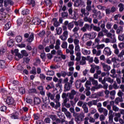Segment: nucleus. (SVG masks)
<instances>
[{
  "label": "nucleus",
  "instance_id": "1",
  "mask_svg": "<svg viewBox=\"0 0 124 124\" xmlns=\"http://www.w3.org/2000/svg\"><path fill=\"white\" fill-rule=\"evenodd\" d=\"M117 40L114 34H112V36L111 37V40L108 38H103L102 39V42H105V43H116Z\"/></svg>",
  "mask_w": 124,
  "mask_h": 124
},
{
  "label": "nucleus",
  "instance_id": "2",
  "mask_svg": "<svg viewBox=\"0 0 124 124\" xmlns=\"http://www.w3.org/2000/svg\"><path fill=\"white\" fill-rule=\"evenodd\" d=\"M96 35L97 34L95 32H91L89 34H85L83 35L82 39H84V38H85L86 40H87L88 38H90V39H94V38H95Z\"/></svg>",
  "mask_w": 124,
  "mask_h": 124
},
{
  "label": "nucleus",
  "instance_id": "3",
  "mask_svg": "<svg viewBox=\"0 0 124 124\" xmlns=\"http://www.w3.org/2000/svg\"><path fill=\"white\" fill-rule=\"evenodd\" d=\"M25 38H28L27 41L28 42H32L33 41V39H34V33H31L29 34L28 33H26L24 34Z\"/></svg>",
  "mask_w": 124,
  "mask_h": 124
},
{
  "label": "nucleus",
  "instance_id": "4",
  "mask_svg": "<svg viewBox=\"0 0 124 124\" xmlns=\"http://www.w3.org/2000/svg\"><path fill=\"white\" fill-rule=\"evenodd\" d=\"M86 10H85V9H82L81 10V12L82 14V15H84V16H88L89 15V11H91L92 10V6H86Z\"/></svg>",
  "mask_w": 124,
  "mask_h": 124
},
{
  "label": "nucleus",
  "instance_id": "5",
  "mask_svg": "<svg viewBox=\"0 0 124 124\" xmlns=\"http://www.w3.org/2000/svg\"><path fill=\"white\" fill-rule=\"evenodd\" d=\"M68 37V31H64L62 35L59 36V38L62 41H65Z\"/></svg>",
  "mask_w": 124,
  "mask_h": 124
},
{
  "label": "nucleus",
  "instance_id": "6",
  "mask_svg": "<svg viewBox=\"0 0 124 124\" xmlns=\"http://www.w3.org/2000/svg\"><path fill=\"white\" fill-rule=\"evenodd\" d=\"M58 83L56 84V90L58 91V90H59L60 93H62V79H58Z\"/></svg>",
  "mask_w": 124,
  "mask_h": 124
},
{
  "label": "nucleus",
  "instance_id": "7",
  "mask_svg": "<svg viewBox=\"0 0 124 124\" xmlns=\"http://www.w3.org/2000/svg\"><path fill=\"white\" fill-rule=\"evenodd\" d=\"M6 102L8 105H14L15 104V101L12 97H8Z\"/></svg>",
  "mask_w": 124,
  "mask_h": 124
},
{
  "label": "nucleus",
  "instance_id": "8",
  "mask_svg": "<svg viewBox=\"0 0 124 124\" xmlns=\"http://www.w3.org/2000/svg\"><path fill=\"white\" fill-rule=\"evenodd\" d=\"M108 122L109 124L113 123V124H116L115 122H113V110H112V109L109 110Z\"/></svg>",
  "mask_w": 124,
  "mask_h": 124
},
{
  "label": "nucleus",
  "instance_id": "9",
  "mask_svg": "<svg viewBox=\"0 0 124 124\" xmlns=\"http://www.w3.org/2000/svg\"><path fill=\"white\" fill-rule=\"evenodd\" d=\"M74 37V43L75 46L76 45H79V44L80 43V41L79 40V34H76L75 36H73Z\"/></svg>",
  "mask_w": 124,
  "mask_h": 124
},
{
  "label": "nucleus",
  "instance_id": "10",
  "mask_svg": "<svg viewBox=\"0 0 124 124\" xmlns=\"http://www.w3.org/2000/svg\"><path fill=\"white\" fill-rule=\"evenodd\" d=\"M103 53L106 56H111V54H112V52L111 51V49L110 48L108 47H106L105 48Z\"/></svg>",
  "mask_w": 124,
  "mask_h": 124
},
{
  "label": "nucleus",
  "instance_id": "11",
  "mask_svg": "<svg viewBox=\"0 0 124 124\" xmlns=\"http://www.w3.org/2000/svg\"><path fill=\"white\" fill-rule=\"evenodd\" d=\"M99 96H103V92H99L91 95L92 98H97Z\"/></svg>",
  "mask_w": 124,
  "mask_h": 124
},
{
  "label": "nucleus",
  "instance_id": "12",
  "mask_svg": "<svg viewBox=\"0 0 124 124\" xmlns=\"http://www.w3.org/2000/svg\"><path fill=\"white\" fill-rule=\"evenodd\" d=\"M106 81L107 82H108V83L112 84L114 80L112 79H111V78L105 77L103 79L102 84H105V83H106Z\"/></svg>",
  "mask_w": 124,
  "mask_h": 124
},
{
  "label": "nucleus",
  "instance_id": "13",
  "mask_svg": "<svg viewBox=\"0 0 124 124\" xmlns=\"http://www.w3.org/2000/svg\"><path fill=\"white\" fill-rule=\"evenodd\" d=\"M10 117L13 120H17L19 119V113L18 112H15V113L10 114Z\"/></svg>",
  "mask_w": 124,
  "mask_h": 124
},
{
  "label": "nucleus",
  "instance_id": "14",
  "mask_svg": "<svg viewBox=\"0 0 124 124\" xmlns=\"http://www.w3.org/2000/svg\"><path fill=\"white\" fill-rule=\"evenodd\" d=\"M102 67L103 68V70L104 71H109L110 69H111V67L110 66L105 64V63H103L102 64Z\"/></svg>",
  "mask_w": 124,
  "mask_h": 124
},
{
  "label": "nucleus",
  "instance_id": "15",
  "mask_svg": "<svg viewBox=\"0 0 124 124\" xmlns=\"http://www.w3.org/2000/svg\"><path fill=\"white\" fill-rule=\"evenodd\" d=\"M81 53L83 54V55H84V56H88V55L91 54V50H87L85 48H82Z\"/></svg>",
  "mask_w": 124,
  "mask_h": 124
},
{
  "label": "nucleus",
  "instance_id": "16",
  "mask_svg": "<svg viewBox=\"0 0 124 124\" xmlns=\"http://www.w3.org/2000/svg\"><path fill=\"white\" fill-rule=\"evenodd\" d=\"M46 95L48 98H49L51 100H54V99H55V94H52L49 92H46Z\"/></svg>",
  "mask_w": 124,
  "mask_h": 124
},
{
  "label": "nucleus",
  "instance_id": "17",
  "mask_svg": "<svg viewBox=\"0 0 124 124\" xmlns=\"http://www.w3.org/2000/svg\"><path fill=\"white\" fill-rule=\"evenodd\" d=\"M75 54L81 53V49H80V46L79 45L75 46Z\"/></svg>",
  "mask_w": 124,
  "mask_h": 124
},
{
  "label": "nucleus",
  "instance_id": "18",
  "mask_svg": "<svg viewBox=\"0 0 124 124\" xmlns=\"http://www.w3.org/2000/svg\"><path fill=\"white\" fill-rule=\"evenodd\" d=\"M89 80H90L91 82H92V84L94 85V86H97V85H98V82H97V80H94V79H93V78L89 77Z\"/></svg>",
  "mask_w": 124,
  "mask_h": 124
},
{
  "label": "nucleus",
  "instance_id": "19",
  "mask_svg": "<svg viewBox=\"0 0 124 124\" xmlns=\"http://www.w3.org/2000/svg\"><path fill=\"white\" fill-rule=\"evenodd\" d=\"M60 46H61V40H60L59 39H58L56 40L55 48L56 49V50H59V49H60Z\"/></svg>",
  "mask_w": 124,
  "mask_h": 124
},
{
  "label": "nucleus",
  "instance_id": "20",
  "mask_svg": "<svg viewBox=\"0 0 124 124\" xmlns=\"http://www.w3.org/2000/svg\"><path fill=\"white\" fill-rule=\"evenodd\" d=\"M6 64L5 63V61L3 60L0 61V67L2 69H4L6 67Z\"/></svg>",
  "mask_w": 124,
  "mask_h": 124
},
{
  "label": "nucleus",
  "instance_id": "21",
  "mask_svg": "<svg viewBox=\"0 0 124 124\" xmlns=\"http://www.w3.org/2000/svg\"><path fill=\"white\" fill-rule=\"evenodd\" d=\"M14 45V41H13V40L11 39L8 41L7 46H8V47H10V48H11L12 47H13Z\"/></svg>",
  "mask_w": 124,
  "mask_h": 124
},
{
  "label": "nucleus",
  "instance_id": "22",
  "mask_svg": "<svg viewBox=\"0 0 124 124\" xmlns=\"http://www.w3.org/2000/svg\"><path fill=\"white\" fill-rule=\"evenodd\" d=\"M71 87H72V84L69 83V82H67L65 84V89L66 91H69L71 89Z\"/></svg>",
  "mask_w": 124,
  "mask_h": 124
},
{
  "label": "nucleus",
  "instance_id": "23",
  "mask_svg": "<svg viewBox=\"0 0 124 124\" xmlns=\"http://www.w3.org/2000/svg\"><path fill=\"white\" fill-rule=\"evenodd\" d=\"M70 72L67 73V76H72L73 74V72L74 71V67H71L69 68Z\"/></svg>",
  "mask_w": 124,
  "mask_h": 124
},
{
  "label": "nucleus",
  "instance_id": "24",
  "mask_svg": "<svg viewBox=\"0 0 124 124\" xmlns=\"http://www.w3.org/2000/svg\"><path fill=\"white\" fill-rule=\"evenodd\" d=\"M86 60H87L86 57H82L81 61L79 62V64L80 65H85V64H86Z\"/></svg>",
  "mask_w": 124,
  "mask_h": 124
},
{
  "label": "nucleus",
  "instance_id": "25",
  "mask_svg": "<svg viewBox=\"0 0 124 124\" xmlns=\"http://www.w3.org/2000/svg\"><path fill=\"white\" fill-rule=\"evenodd\" d=\"M123 97H117L115 99V104H119L120 102H123Z\"/></svg>",
  "mask_w": 124,
  "mask_h": 124
},
{
  "label": "nucleus",
  "instance_id": "26",
  "mask_svg": "<svg viewBox=\"0 0 124 124\" xmlns=\"http://www.w3.org/2000/svg\"><path fill=\"white\" fill-rule=\"evenodd\" d=\"M124 31V27L122 26H119L116 31V33L117 34H120V33H122Z\"/></svg>",
  "mask_w": 124,
  "mask_h": 124
},
{
  "label": "nucleus",
  "instance_id": "27",
  "mask_svg": "<svg viewBox=\"0 0 124 124\" xmlns=\"http://www.w3.org/2000/svg\"><path fill=\"white\" fill-rule=\"evenodd\" d=\"M10 28H11V23L10 22H9L5 24L4 29L5 31H8V30H9Z\"/></svg>",
  "mask_w": 124,
  "mask_h": 124
},
{
  "label": "nucleus",
  "instance_id": "28",
  "mask_svg": "<svg viewBox=\"0 0 124 124\" xmlns=\"http://www.w3.org/2000/svg\"><path fill=\"white\" fill-rule=\"evenodd\" d=\"M52 22L53 23L54 26L56 27L60 26V23L58 22V19H57V18H53L52 20Z\"/></svg>",
  "mask_w": 124,
  "mask_h": 124
},
{
  "label": "nucleus",
  "instance_id": "29",
  "mask_svg": "<svg viewBox=\"0 0 124 124\" xmlns=\"http://www.w3.org/2000/svg\"><path fill=\"white\" fill-rule=\"evenodd\" d=\"M79 27L78 26H76L73 29V32H74L73 36H75L76 34H79L78 33V31H79Z\"/></svg>",
  "mask_w": 124,
  "mask_h": 124
},
{
  "label": "nucleus",
  "instance_id": "30",
  "mask_svg": "<svg viewBox=\"0 0 124 124\" xmlns=\"http://www.w3.org/2000/svg\"><path fill=\"white\" fill-rule=\"evenodd\" d=\"M81 85H82V83L80 79H78L76 81V87L77 89H79L81 87Z\"/></svg>",
  "mask_w": 124,
  "mask_h": 124
},
{
  "label": "nucleus",
  "instance_id": "31",
  "mask_svg": "<svg viewBox=\"0 0 124 124\" xmlns=\"http://www.w3.org/2000/svg\"><path fill=\"white\" fill-rule=\"evenodd\" d=\"M91 28H93V30L96 31H100L101 30L99 27L95 26L93 25H91Z\"/></svg>",
  "mask_w": 124,
  "mask_h": 124
},
{
  "label": "nucleus",
  "instance_id": "32",
  "mask_svg": "<svg viewBox=\"0 0 124 124\" xmlns=\"http://www.w3.org/2000/svg\"><path fill=\"white\" fill-rule=\"evenodd\" d=\"M76 58V61L77 62H79L81 60V53H75Z\"/></svg>",
  "mask_w": 124,
  "mask_h": 124
},
{
  "label": "nucleus",
  "instance_id": "33",
  "mask_svg": "<svg viewBox=\"0 0 124 124\" xmlns=\"http://www.w3.org/2000/svg\"><path fill=\"white\" fill-rule=\"evenodd\" d=\"M16 40L17 43H20V42H22V40H23V38L21 36H17L16 37Z\"/></svg>",
  "mask_w": 124,
  "mask_h": 124
},
{
  "label": "nucleus",
  "instance_id": "34",
  "mask_svg": "<svg viewBox=\"0 0 124 124\" xmlns=\"http://www.w3.org/2000/svg\"><path fill=\"white\" fill-rule=\"evenodd\" d=\"M82 4V0H77L75 2L74 6H79Z\"/></svg>",
  "mask_w": 124,
  "mask_h": 124
},
{
  "label": "nucleus",
  "instance_id": "35",
  "mask_svg": "<svg viewBox=\"0 0 124 124\" xmlns=\"http://www.w3.org/2000/svg\"><path fill=\"white\" fill-rule=\"evenodd\" d=\"M21 120H22L23 121H25V122H27V121H29V120H31V115L22 117Z\"/></svg>",
  "mask_w": 124,
  "mask_h": 124
},
{
  "label": "nucleus",
  "instance_id": "36",
  "mask_svg": "<svg viewBox=\"0 0 124 124\" xmlns=\"http://www.w3.org/2000/svg\"><path fill=\"white\" fill-rule=\"evenodd\" d=\"M89 28H90V25L88 24H85L84 26L81 28V31L84 32L87 31V30H88Z\"/></svg>",
  "mask_w": 124,
  "mask_h": 124
},
{
  "label": "nucleus",
  "instance_id": "37",
  "mask_svg": "<svg viewBox=\"0 0 124 124\" xmlns=\"http://www.w3.org/2000/svg\"><path fill=\"white\" fill-rule=\"evenodd\" d=\"M56 32L57 34L58 35H60V34H62V28H56Z\"/></svg>",
  "mask_w": 124,
  "mask_h": 124
},
{
  "label": "nucleus",
  "instance_id": "38",
  "mask_svg": "<svg viewBox=\"0 0 124 124\" xmlns=\"http://www.w3.org/2000/svg\"><path fill=\"white\" fill-rule=\"evenodd\" d=\"M55 74V72L53 71L48 70L46 71V75H48L49 76H53Z\"/></svg>",
  "mask_w": 124,
  "mask_h": 124
},
{
  "label": "nucleus",
  "instance_id": "39",
  "mask_svg": "<svg viewBox=\"0 0 124 124\" xmlns=\"http://www.w3.org/2000/svg\"><path fill=\"white\" fill-rule=\"evenodd\" d=\"M19 93L20 94H24L26 93V90L24 87H21L19 89Z\"/></svg>",
  "mask_w": 124,
  "mask_h": 124
},
{
  "label": "nucleus",
  "instance_id": "40",
  "mask_svg": "<svg viewBox=\"0 0 124 124\" xmlns=\"http://www.w3.org/2000/svg\"><path fill=\"white\" fill-rule=\"evenodd\" d=\"M34 104H36V105H38V104H40V102H41V101L40 100V99L39 98H34Z\"/></svg>",
  "mask_w": 124,
  "mask_h": 124
},
{
  "label": "nucleus",
  "instance_id": "41",
  "mask_svg": "<svg viewBox=\"0 0 124 124\" xmlns=\"http://www.w3.org/2000/svg\"><path fill=\"white\" fill-rule=\"evenodd\" d=\"M17 27H20L21 25L23 24V19L22 18H19L17 20Z\"/></svg>",
  "mask_w": 124,
  "mask_h": 124
},
{
  "label": "nucleus",
  "instance_id": "42",
  "mask_svg": "<svg viewBox=\"0 0 124 124\" xmlns=\"http://www.w3.org/2000/svg\"><path fill=\"white\" fill-rule=\"evenodd\" d=\"M30 14V10L28 9L24 10L22 11V15H29Z\"/></svg>",
  "mask_w": 124,
  "mask_h": 124
},
{
  "label": "nucleus",
  "instance_id": "43",
  "mask_svg": "<svg viewBox=\"0 0 124 124\" xmlns=\"http://www.w3.org/2000/svg\"><path fill=\"white\" fill-rule=\"evenodd\" d=\"M23 58V55L18 53L15 56V59L16 61H19V59H22Z\"/></svg>",
  "mask_w": 124,
  "mask_h": 124
},
{
  "label": "nucleus",
  "instance_id": "44",
  "mask_svg": "<svg viewBox=\"0 0 124 124\" xmlns=\"http://www.w3.org/2000/svg\"><path fill=\"white\" fill-rule=\"evenodd\" d=\"M67 65L70 67H73V65H74V61H69L67 62Z\"/></svg>",
  "mask_w": 124,
  "mask_h": 124
},
{
  "label": "nucleus",
  "instance_id": "45",
  "mask_svg": "<svg viewBox=\"0 0 124 124\" xmlns=\"http://www.w3.org/2000/svg\"><path fill=\"white\" fill-rule=\"evenodd\" d=\"M61 46L63 49H66L67 48V42H63Z\"/></svg>",
  "mask_w": 124,
  "mask_h": 124
},
{
  "label": "nucleus",
  "instance_id": "46",
  "mask_svg": "<svg viewBox=\"0 0 124 124\" xmlns=\"http://www.w3.org/2000/svg\"><path fill=\"white\" fill-rule=\"evenodd\" d=\"M73 27H74V24H73V23H69L68 24V30H69L70 31H71V30H72Z\"/></svg>",
  "mask_w": 124,
  "mask_h": 124
},
{
  "label": "nucleus",
  "instance_id": "47",
  "mask_svg": "<svg viewBox=\"0 0 124 124\" xmlns=\"http://www.w3.org/2000/svg\"><path fill=\"white\" fill-rule=\"evenodd\" d=\"M65 115L66 117L67 118V119H71L72 116L71 115V113L69 111H67L65 113Z\"/></svg>",
  "mask_w": 124,
  "mask_h": 124
},
{
  "label": "nucleus",
  "instance_id": "48",
  "mask_svg": "<svg viewBox=\"0 0 124 124\" xmlns=\"http://www.w3.org/2000/svg\"><path fill=\"white\" fill-rule=\"evenodd\" d=\"M124 55L120 54V53L118 55V61L119 62H123L124 61Z\"/></svg>",
  "mask_w": 124,
  "mask_h": 124
},
{
  "label": "nucleus",
  "instance_id": "49",
  "mask_svg": "<svg viewBox=\"0 0 124 124\" xmlns=\"http://www.w3.org/2000/svg\"><path fill=\"white\" fill-rule=\"evenodd\" d=\"M66 53L67 54H70V55H73L74 54V50H71L68 48L66 49Z\"/></svg>",
  "mask_w": 124,
  "mask_h": 124
},
{
  "label": "nucleus",
  "instance_id": "50",
  "mask_svg": "<svg viewBox=\"0 0 124 124\" xmlns=\"http://www.w3.org/2000/svg\"><path fill=\"white\" fill-rule=\"evenodd\" d=\"M86 60L89 61V62L92 63L93 62V57H91L90 56H87Z\"/></svg>",
  "mask_w": 124,
  "mask_h": 124
},
{
  "label": "nucleus",
  "instance_id": "51",
  "mask_svg": "<svg viewBox=\"0 0 124 124\" xmlns=\"http://www.w3.org/2000/svg\"><path fill=\"white\" fill-rule=\"evenodd\" d=\"M18 52H19V50L18 49H16L14 50H14L11 51L12 54H13V55H14L15 56L19 54Z\"/></svg>",
  "mask_w": 124,
  "mask_h": 124
},
{
  "label": "nucleus",
  "instance_id": "52",
  "mask_svg": "<svg viewBox=\"0 0 124 124\" xmlns=\"http://www.w3.org/2000/svg\"><path fill=\"white\" fill-rule=\"evenodd\" d=\"M118 39L120 41H124V34L119 35L118 36Z\"/></svg>",
  "mask_w": 124,
  "mask_h": 124
},
{
  "label": "nucleus",
  "instance_id": "53",
  "mask_svg": "<svg viewBox=\"0 0 124 124\" xmlns=\"http://www.w3.org/2000/svg\"><path fill=\"white\" fill-rule=\"evenodd\" d=\"M7 109V108L5 106H2L0 108V110L1 112H5Z\"/></svg>",
  "mask_w": 124,
  "mask_h": 124
},
{
  "label": "nucleus",
  "instance_id": "54",
  "mask_svg": "<svg viewBox=\"0 0 124 124\" xmlns=\"http://www.w3.org/2000/svg\"><path fill=\"white\" fill-rule=\"evenodd\" d=\"M78 25L79 26V27H83V25H84V22L83 20L80 19L78 21Z\"/></svg>",
  "mask_w": 124,
  "mask_h": 124
},
{
  "label": "nucleus",
  "instance_id": "55",
  "mask_svg": "<svg viewBox=\"0 0 124 124\" xmlns=\"http://www.w3.org/2000/svg\"><path fill=\"white\" fill-rule=\"evenodd\" d=\"M112 110L115 112H119V110H120V108H119L116 106L113 105L112 106Z\"/></svg>",
  "mask_w": 124,
  "mask_h": 124
},
{
  "label": "nucleus",
  "instance_id": "56",
  "mask_svg": "<svg viewBox=\"0 0 124 124\" xmlns=\"http://www.w3.org/2000/svg\"><path fill=\"white\" fill-rule=\"evenodd\" d=\"M119 7V11L122 12L124 9V6L122 3H120L118 5Z\"/></svg>",
  "mask_w": 124,
  "mask_h": 124
},
{
  "label": "nucleus",
  "instance_id": "57",
  "mask_svg": "<svg viewBox=\"0 0 124 124\" xmlns=\"http://www.w3.org/2000/svg\"><path fill=\"white\" fill-rule=\"evenodd\" d=\"M69 110H70V112H71V113H73V116H74V117H75L76 116V113H75V109H74V108H70V109H69Z\"/></svg>",
  "mask_w": 124,
  "mask_h": 124
},
{
  "label": "nucleus",
  "instance_id": "58",
  "mask_svg": "<svg viewBox=\"0 0 124 124\" xmlns=\"http://www.w3.org/2000/svg\"><path fill=\"white\" fill-rule=\"evenodd\" d=\"M21 52L23 57H24V56L25 57H28V56H29V53H28L26 50H21Z\"/></svg>",
  "mask_w": 124,
  "mask_h": 124
},
{
  "label": "nucleus",
  "instance_id": "59",
  "mask_svg": "<svg viewBox=\"0 0 124 124\" xmlns=\"http://www.w3.org/2000/svg\"><path fill=\"white\" fill-rule=\"evenodd\" d=\"M31 74H36V69L35 67L32 68V70L30 71Z\"/></svg>",
  "mask_w": 124,
  "mask_h": 124
},
{
  "label": "nucleus",
  "instance_id": "60",
  "mask_svg": "<svg viewBox=\"0 0 124 124\" xmlns=\"http://www.w3.org/2000/svg\"><path fill=\"white\" fill-rule=\"evenodd\" d=\"M99 119L101 122H104V121H105V119H106V118L103 114H102L100 116Z\"/></svg>",
  "mask_w": 124,
  "mask_h": 124
},
{
  "label": "nucleus",
  "instance_id": "61",
  "mask_svg": "<svg viewBox=\"0 0 124 124\" xmlns=\"http://www.w3.org/2000/svg\"><path fill=\"white\" fill-rule=\"evenodd\" d=\"M93 44V42L92 41H89L87 42L86 43L85 45L87 46V47H91L92 46V45Z\"/></svg>",
  "mask_w": 124,
  "mask_h": 124
},
{
  "label": "nucleus",
  "instance_id": "62",
  "mask_svg": "<svg viewBox=\"0 0 124 124\" xmlns=\"http://www.w3.org/2000/svg\"><path fill=\"white\" fill-rule=\"evenodd\" d=\"M90 110H91V114H94L95 113H96V109L93 108H90Z\"/></svg>",
  "mask_w": 124,
  "mask_h": 124
},
{
  "label": "nucleus",
  "instance_id": "63",
  "mask_svg": "<svg viewBox=\"0 0 124 124\" xmlns=\"http://www.w3.org/2000/svg\"><path fill=\"white\" fill-rule=\"evenodd\" d=\"M26 102H27V103H29V104H31V103H32V100H31L30 98H27L26 99Z\"/></svg>",
  "mask_w": 124,
  "mask_h": 124
},
{
  "label": "nucleus",
  "instance_id": "64",
  "mask_svg": "<svg viewBox=\"0 0 124 124\" xmlns=\"http://www.w3.org/2000/svg\"><path fill=\"white\" fill-rule=\"evenodd\" d=\"M33 117L35 120H38L40 116L39 115V114H35L33 115Z\"/></svg>",
  "mask_w": 124,
  "mask_h": 124
}]
</instances>
